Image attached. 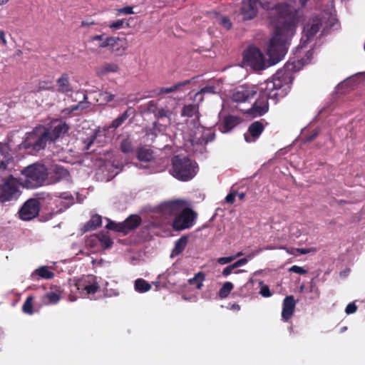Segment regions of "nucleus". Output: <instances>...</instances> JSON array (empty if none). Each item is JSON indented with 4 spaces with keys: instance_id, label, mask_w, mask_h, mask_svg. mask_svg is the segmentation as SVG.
I'll list each match as a JSON object with an SVG mask.
<instances>
[{
    "instance_id": "c85d7f7f",
    "label": "nucleus",
    "mask_w": 365,
    "mask_h": 365,
    "mask_svg": "<svg viewBox=\"0 0 365 365\" xmlns=\"http://www.w3.org/2000/svg\"><path fill=\"white\" fill-rule=\"evenodd\" d=\"M205 279V274L202 272H199L195 274L192 278L188 279L190 285H195L197 289H201L203 286V282Z\"/></svg>"
},
{
    "instance_id": "6e6d98bb",
    "label": "nucleus",
    "mask_w": 365,
    "mask_h": 365,
    "mask_svg": "<svg viewBox=\"0 0 365 365\" xmlns=\"http://www.w3.org/2000/svg\"><path fill=\"white\" fill-rule=\"evenodd\" d=\"M41 202H40L39 199L36 198H31L24 202L23 205H40Z\"/></svg>"
},
{
    "instance_id": "79ce46f5",
    "label": "nucleus",
    "mask_w": 365,
    "mask_h": 365,
    "mask_svg": "<svg viewBox=\"0 0 365 365\" xmlns=\"http://www.w3.org/2000/svg\"><path fill=\"white\" fill-rule=\"evenodd\" d=\"M170 115V111L167 108H161L158 110H157L155 113V118L156 119H160L165 117H169Z\"/></svg>"
},
{
    "instance_id": "f8f14e48",
    "label": "nucleus",
    "mask_w": 365,
    "mask_h": 365,
    "mask_svg": "<svg viewBox=\"0 0 365 365\" xmlns=\"http://www.w3.org/2000/svg\"><path fill=\"white\" fill-rule=\"evenodd\" d=\"M257 91L255 88L248 86H240L232 93V100L236 103H245L256 95Z\"/></svg>"
},
{
    "instance_id": "0eeeda50",
    "label": "nucleus",
    "mask_w": 365,
    "mask_h": 365,
    "mask_svg": "<svg viewBox=\"0 0 365 365\" xmlns=\"http://www.w3.org/2000/svg\"><path fill=\"white\" fill-rule=\"evenodd\" d=\"M172 174L173 175L181 180H189L192 179L196 174V167L195 163L186 158L176 155L172 160Z\"/></svg>"
},
{
    "instance_id": "5fc2aeb1",
    "label": "nucleus",
    "mask_w": 365,
    "mask_h": 365,
    "mask_svg": "<svg viewBox=\"0 0 365 365\" xmlns=\"http://www.w3.org/2000/svg\"><path fill=\"white\" fill-rule=\"evenodd\" d=\"M235 259V257L233 256L222 257H220L217 259V262L220 264H225L232 262Z\"/></svg>"
},
{
    "instance_id": "0e129e2a",
    "label": "nucleus",
    "mask_w": 365,
    "mask_h": 365,
    "mask_svg": "<svg viewBox=\"0 0 365 365\" xmlns=\"http://www.w3.org/2000/svg\"><path fill=\"white\" fill-rule=\"evenodd\" d=\"M93 24H94V22L92 21L86 20V21H83L81 22V26L82 27L88 26L93 25Z\"/></svg>"
},
{
    "instance_id": "2f4dec72",
    "label": "nucleus",
    "mask_w": 365,
    "mask_h": 365,
    "mask_svg": "<svg viewBox=\"0 0 365 365\" xmlns=\"http://www.w3.org/2000/svg\"><path fill=\"white\" fill-rule=\"evenodd\" d=\"M151 287V285L143 279L139 278L135 281V289L140 293L146 292Z\"/></svg>"
},
{
    "instance_id": "6ab92c4d",
    "label": "nucleus",
    "mask_w": 365,
    "mask_h": 365,
    "mask_svg": "<svg viewBox=\"0 0 365 365\" xmlns=\"http://www.w3.org/2000/svg\"><path fill=\"white\" fill-rule=\"evenodd\" d=\"M57 90L60 93H68L72 91V87L70 84L69 77L67 74L61 75L56 81Z\"/></svg>"
},
{
    "instance_id": "e433bc0d",
    "label": "nucleus",
    "mask_w": 365,
    "mask_h": 365,
    "mask_svg": "<svg viewBox=\"0 0 365 365\" xmlns=\"http://www.w3.org/2000/svg\"><path fill=\"white\" fill-rule=\"evenodd\" d=\"M129 110H125L123 112L121 115L118 117L117 118L114 119L112 123H110L109 128L115 129L118 128L120 125H121L128 118Z\"/></svg>"
},
{
    "instance_id": "a19ab883",
    "label": "nucleus",
    "mask_w": 365,
    "mask_h": 365,
    "mask_svg": "<svg viewBox=\"0 0 365 365\" xmlns=\"http://www.w3.org/2000/svg\"><path fill=\"white\" fill-rule=\"evenodd\" d=\"M120 150L125 153H129L133 151L131 142L128 139L123 140L120 143Z\"/></svg>"
},
{
    "instance_id": "5701e85b",
    "label": "nucleus",
    "mask_w": 365,
    "mask_h": 365,
    "mask_svg": "<svg viewBox=\"0 0 365 365\" xmlns=\"http://www.w3.org/2000/svg\"><path fill=\"white\" fill-rule=\"evenodd\" d=\"M76 94L81 96L83 99L80 101L78 104L66 108V111H67V113H71V112H73L79 109L83 110L88 107V103L86 101L88 98L87 95L83 92H77Z\"/></svg>"
},
{
    "instance_id": "338daca9",
    "label": "nucleus",
    "mask_w": 365,
    "mask_h": 365,
    "mask_svg": "<svg viewBox=\"0 0 365 365\" xmlns=\"http://www.w3.org/2000/svg\"><path fill=\"white\" fill-rule=\"evenodd\" d=\"M61 197H62V198L66 199V200L73 198V196L68 193H63Z\"/></svg>"
},
{
    "instance_id": "39448f33",
    "label": "nucleus",
    "mask_w": 365,
    "mask_h": 365,
    "mask_svg": "<svg viewBox=\"0 0 365 365\" xmlns=\"http://www.w3.org/2000/svg\"><path fill=\"white\" fill-rule=\"evenodd\" d=\"M47 176V169L44 165L37 163L29 165L17 178L18 187L19 185L26 188L38 187L43 185Z\"/></svg>"
},
{
    "instance_id": "69168bd1",
    "label": "nucleus",
    "mask_w": 365,
    "mask_h": 365,
    "mask_svg": "<svg viewBox=\"0 0 365 365\" xmlns=\"http://www.w3.org/2000/svg\"><path fill=\"white\" fill-rule=\"evenodd\" d=\"M93 237V236H91L87 241L88 242V245L91 247H93L95 246L96 245H97L98 242H96L95 241L92 240V238Z\"/></svg>"
},
{
    "instance_id": "dca6fc26",
    "label": "nucleus",
    "mask_w": 365,
    "mask_h": 365,
    "mask_svg": "<svg viewBox=\"0 0 365 365\" xmlns=\"http://www.w3.org/2000/svg\"><path fill=\"white\" fill-rule=\"evenodd\" d=\"M297 302L292 295L287 296L283 300L282 317L289 320L294 314Z\"/></svg>"
},
{
    "instance_id": "423d86ee",
    "label": "nucleus",
    "mask_w": 365,
    "mask_h": 365,
    "mask_svg": "<svg viewBox=\"0 0 365 365\" xmlns=\"http://www.w3.org/2000/svg\"><path fill=\"white\" fill-rule=\"evenodd\" d=\"M48 135L47 128L42 125L36 127L32 131L26 133L21 145L24 148L33 151L43 150L47 143H49Z\"/></svg>"
},
{
    "instance_id": "774afa93",
    "label": "nucleus",
    "mask_w": 365,
    "mask_h": 365,
    "mask_svg": "<svg viewBox=\"0 0 365 365\" xmlns=\"http://www.w3.org/2000/svg\"><path fill=\"white\" fill-rule=\"evenodd\" d=\"M297 251L302 255L308 253V251L306 249H298Z\"/></svg>"
},
{
    "instance_id": "de8ad7c7",
    "label": "nucleus",
    "mask_w": 365,
    "mask_h": 365,
    "mask_svg": "<svg viewBox=\"0 0 365 365\" xmlns=\"http://www.w3.org/2000/svg\"><path fill=\"white\" fill-rule=\"evenodd\" d=\"M100 98L106 103H109L115 99V95L111 94L107 91H103L100 93Z\"/></svg>"
},
{
    "instance_id": "4c0bfd02",
    "label": "nucleus",
    "mask_w": 365,
    "mask_h": 365,
    "mask_svg": "<svg viewBox=\"0 0 365 365\" xmlns=\"http://www.w3.org/2000/svg\"><path fill=\"white\" fill-rule=\"evenodd\" d=\"M245 192H238L235 190H231L230 192L226 196L225 201L226 203L232 204L235 202V199L238 198L240 200L245 197Z\"/></svg>"
},
{
    "instance_id": "f03ea898",
    "label": "nucleus",
    "mask_w": 365,
    "mask_h": 365,
    "mask_svg": "<svg viewBox=\"0 0 365 365\" xmlns=\"http://www.w3.org/2000/svg\"><path fill=\"white\" fill-rule=\"evenodd\" d=\"M181 116L192 118L190 122L192 128L189 130H182V135L185 140L190 142L193 145H205L215 139V133L210 131H204L203 128L200 126L199 108L197 105L188 104L182 107Z\"/></svg>"
},
{
    "instance_id": "bb28decb",
    "label": "nucleus",
    "mask_w": 365,
    "mask_h": 365,
    "mask_svg": "<svg viewBox=\"0 0 365 365\" xmlns=\"http://www.w3.org/2000/svg\"><path fill=\"white\" fill-rule=\"evenodd\" d=\"M99 289V285L96 280V277L93 275V279L87 283L86 289L83 290V297L96 293Z\"/></svg>"
},
{
    "instance_id": "7c9ffc66",
    "label": "nucleus",
    "mask_w": 365,
    "mask_h": 365,
    "mask_svg": "<svg viewBox=\"0 0 365 365\" xmlns=\"http://www.w3.org/2000/svg\"><path fill=\"white\" fill-rule=\"evenodd\" d=\"M61 299L59 293L56 292H48L43 296V301L45 304H55Z\"/></svg>"
},
{
    "instance_id": "8fccbe9b",
    "label": "nucleus",
    "mask_w": 365,
    "mask_h": 365,
    "mask_svg": "<svg viewBox=\"0 0 365 365\" xmlns=\"http://www.w3.org/2000/svg\"><path fill=\"white\" fill-rule=\"evenodd\" d=\"M289 272H294V273H297V274H307V270L305 269L304 268L302 267H299L297 265H293L289 269Z\"/></svg>"
},
{
    "instance_id": "6e6552de",
    "label": "nucleus",
    "mask_w": 365,
    "mask_h": 365,
    "mask_svg": "<svg viewBox=\"0 0 365 365\" xmlns=\"http://www.w3.org/2000/svg\"><path fill=\"white\" fill-rule=\"evenodd\" d=\"M197 216V212L190 207H185L173 219L172 227L175 231L189 229L194 225Z\"/></svg>"
},
{
    "instance_id": "9b49d317",
    "label": "nucleus",
    "mask_w": 365,
    "mask_h": 365,
    "mask_svg": "<svg viewBox=\"0 0 365 365\" xmlns=\"http://www.w3.org/2000/svg\"><path fill=\"white\" fill-rule=\"evenodd\" d=\"M93 279V275H84L79 279H74L70 281L71 294L69 299L75 301L78 297H83V290L86 289L87 283Z\"/></svg>"
},
{
    "instance_id": "72a5a7b5",
    "label": "nucleus",
    "mask_w": 365,
    "mask_h": 365,
    "mask_svg": "<svg viewBox=\"0 0 365 365\" xmlns=\"http://www.w3.org/2000/svg\"><path fill=\"white\" fill-rule=\"evenodd\" d=\"M200 201L195 200H186L184 199H175L171 200L166 202H163L160 205H191L192 204L200 203Z\"/></svg>"
},
{
    "instance_id": "e2e57ef3",
    "label": "nucleus",
    "mask_w": 365,
    "mask_h": 365,
    "mask_svg": "<svg viewBox=\"0 0 365 365\" xmlns=\"http://www.w3.org/2000/svg\"><path fill=\"white\" fill-rule=\"evenodd\" d=\"M0 41L4 46H6L7 43L5 38V33L1 30H0Z\"/></svg>"
},
{
    "instance_id": "13d9d810",
    "label": "nucleus",
    "mask_w": 365,
    "mask_h": 365,
    "mask_svg": "<svg viewBox=\"0 0 365 365\" xmlns=\"http://www.w3.org/2000/svg\"><path fill=\"white\" fill-rule=\"evenodd\" d=\"M123 20L119 19L116 21L110 24L109 27L112 29H120L123 25Z\"/></svg>"
},
{
    "instance_id": "f257e3e1",
    "label": "nucleus",
    "mask_w": 365,
    "mask_h": 365,
    "mask_svg": "<svg viewBox=\"0 0 365 365\" xmlns=\"http://www.w3.org/2000/svg\"><path fill=\"white\" fill-rule=\"evenodd\" d=\"M259 6L266 10L274 9L277 14L276 30L267 47L269 66L274 65L287 53L290 39L296 30L297 19L286 4L274 5L268 0H243L240 9L242 20L254 19Z\"/></svg>"
},
{
    "instance_id": "9d476101",
    "label": "nucleus",
    "mask_w": 365,
    "mask_h": 365,
    "mask_svg": "<svg viewBox=\"0 0 365 365\" xmlns=\"http://www.w3.org/2000/svg\"><path fill=\"white\" fill-rule=\"evenodd\" d=\"M98 47H109L112 53L120 56L128 48V42L125 38L108 37L98 45Z\"/></svg>"
},
{
    "instance_id": "a878e982",
    "label": "nucleus",
    "mask_w": 365,
    "mask_h": 365,
    "mask_svg": "<svg viewBox=\"0 0 365 365\" xmlns=\"http://www.w3.org/2000/svg\"><path fill=\"white\" fill-rule=\"evenodd\" d=\"M102 223L101 217L98 215H93L91 220L84 225V231L95 230L100 227Z\"/></svg>"
},
{
    "instance_id": "a18cd8bd",
    "label": "nucleus",
    "mask_w": 365,
    "mask_h": 365,
    "mask_svg": "<svg viewBox=\"0 0 365 365\" xmlns=\"http://www.w3.org/2000/svg\"><path fill=\"white\" fill-rule=\"evenodd\" d=\"M164 128L161 125H160L157 121L153 123V128L150 130V133L147 134H153L156 136L158 133L163 132Z\"/></svg>"
},
{
    "instance_id": "c9c22d12",
    "label": "nucleus",
    "mask_w": 365,
    "mask_h": 365,
    "mask_svg": "<svg viewBox=\"0 0 365 365\" xmlns=\"http://www.w3.org/2000/svg\"><path fill=\"white\" fill-rule=\"evenodd\" d=\"M215 93H217L216 87L214 86L209 85V86H207L202 88L199 92H197L195 94V98H197V96H201L199 99V101L201 102L203 100L204 96H205L207 94L211 95V94H215Z\"/></svg>"
},
{
    "instance_id": "cd10ccee",
    "label": "nucleus",
    "mask_w": 365,
    "mask_h": 365,
    "mask_svg": "<svg viewBox=\"0 0 365 365\" xmlns=\"http://www.w3.org/2000/svg\"><path fill=\"white\" fill-rule=\"evenodd\" d=\"M239 123V119L234 116H227L224 119L222 131L227 133L231 130Z\"/></svg>"
},
{
    "instance_id": "412c9836",
    "label": "nucleus",
    "mask_w": 365,
    "mask_h": 365,
    "mask_svg": "<svg viewBox=\"0 0 365 365\" xmlns=\"http://www.w3.org/2000/svg\"><path fill=\"white\" fill-rule=\"evenodd\" d=\"M119 67L114 63H107L97 69V74L100 76H106L109 73H117Z\"/></svg>"
},
{
    "instance_id": "20e7f679",
    "label": "nucleus",
    "mask_w": 365,
    "mask_h": 365,
    "mask_svg": "<svg viewBox=\"0 0 365 365\" xmlns=\"http://www.w3.org/2000/svg\"><path fill=\"white\" fill-rule=\"evenodd\" d=\"M14 168V160L11 158L0 162V178L2 183L0 185V202L16 199L19 195L17 178L11 173Z\"/></svg>"
},
{
    "instance_id": "2eb2a0df",
    "label": "nucleus",
    "mask_w": 365,
    "mask_h": 365,
    "mask_svg": "<svg viewBox=\"0 0 365 365\" xmlns=\"http://www.w3.org/2000/svg\"><path fill=\"white\" fill-rule=\"evenodd\" d=\"M322 23L319 19H314L312 21L307 23L303 30L304 36L302 40L306 43L319 31Z\"/></svg>"
},
{
    "instance_id": "864d4df0",
    "label": "nucleus",
    "mask_w": 365,
    "mask_h": 365,
    "mask_svg": "<svg viewBox=\"0 0 365 365\" xmlns=\"http://www.w3.org/2000/svg\"><path fill=\"white\" fill-rule=\"evenodd\" d=\"M96 140L95 135H91V137L86 139L83 143L85 144L84 145V150H88L91 146V145L93 143L94 140Z\"/></svg>"
},
{
    "instance_id": "3c124183",
    "label": "nucleus",
    "mask_w": 365,
    "mask_h": 365,
    "mask_svg": "<svg viewBox=\"0 0 365 365\" xmlns=\"http://www.w3.org/2000/svg\"><path fill=\"white\" fill-rule=\"evenodd\" d=\"M121 226V222H119V223H116V222H109L107 225V227L109 229V230H114L115 232H121L122 233V229L120 228V227Z\"/></svg>"
},
{
    "instance_id": "09e8293b",
    "label": "nucleus",
    "mask_w": 365,
    "mask_h": 365,
    "mask_svg": "<svg viewBox=\"0 0 365 365\" xmlns=\"http://www.w3.org/2000/svg\"><path fill=\"white\" fill-rule=\"evenodd\" d=\"M56 174H59L58 180L66 178L69 175V173L66 169L63 167L57 166L56 168Z\"/></svg>"
},
{
    "instance_id": "f3484780",
    "label": "nucleus",
    "mask_w": 365,
    "mask_h": 365,
    "mask_svg": "<svg viewBox=\"0 0 365 365\" xmlns=\"http://www.w3.org/2000/svg\"><path fill=\"white\" fill-rule=\"evenodd\" d=\"M264 130L263 124L259 121H255L250 124L248 133L244 135L245 140L247 143H252L259 138Z\"/></svg>"
},
{
    "instance_id": "f704fd0d",
    "label": "nucleus",
    "mask_w": 365,
    "mask_h": 365,
    "mask_svg": "<svg viewBox=\"0 0 365 365\" xmlns=\"http://www.w3.org/2000/svg\"><path fill=\"white\" fill-rule=\"evenodd\" d=\"M187 237L183 235L180 237L175 242L173 251L176 255L180 254L185 248L187 244Z\"/></svg>"
},
{
    "instance_id": "052dcab7",
    "label": "nucleus",
    "mask_w": 365,
    "mask_h": 365,
    "mask_svg": "<svg viewBox=\"0 0 365 365\" xmlns=\"http://www.w3.org/2000/svg\"><path fill=\"white\" fill-rule=\"evenodd\" d=\"M247 262V259L246 258H242L236 261L233 263V265L235 266V269L237 267H240L244 264H245Z\"/></svg>"
},
{
    "instance_id": "4468645a",
    "label": "nucleus",
    "mask_w": 365,
    "mask_h": 365,
    "mask_svg": "<svg viewBox=\"0 0 365 365\" xmlns=\"http://www.w3.org/2000/svg\"><path fill=\"white\" fill-rule=\"evenodd\" d=\"M142 220L138 215H130L123 222H121L120 228L123 235H128L132 230L136 229L141 223Z\"/></svg>"
},
{
    "instance_id": "a211bd4d",
    "label": "nucleus",
    "mask_w": 365,
    "mask_h": 365,
    "mask_svg": "<svg viewBox=\"0 0 365 365\" xmlns=\"http://www.w3.org/2000/svg\"><path fill=\"white\" fill-rule=\"evenodd\" d=\"M41 207H21L19 215V217L25 221L31 220L38 215Z\"/></svg>"
},
{
    "instance_id": "4be33fe9",
    "label": "nucleus",
    "mask_w": 365,
    "mask_h": 365,
    "mask_svg": "<svg viewBox=\"0 0 365 365\" xmlns=\"http://www.w3.org/2000/svg\"><path fill=\"white\" fill-rule=\"evenodd\" d=\"M294 66L293 63H287L285 66L286 71H279L276 73H278L279 72H282V75H283V77L281 78L282 80V86L276 90V92L284 93L283 91H279L282 87L286 86L287 88H289L288 83L291 82V80H289V73H287V71H292L294 69Z\"/></svg>"
},
{
    "instance_id": "1a4fd4ad",
    "label": "nucleus",
    "mask_w": 365,
    "mask_h": 365,
    "mask_svg": "<svg viewBox=\"0 0 365 365\" xmlns=\"http://www.w3.org/2000/svg\"><path fill=\"white\" fill-rule=\"evenodd\" d=\"M242 63L255 70H263L266 67L264 58L259 48L250 46L244 51Z\"/></svg>"
},
{
    "instance_id": "aec40b11",
    "label": "nucleus",
    "mask_w": 365,
    "mask_h": 365,
    "mask_svg": "<svg viewBox=\"0 0 365 365\" xmlns=\"http://www.w3.org/2000/svg\"><path fill=\"white\" fill-rule=\"evenodd\" d=\"M92 240L99 242L103 249L110 248L113 244L110 236L106 233H99L93 235Z\"/></svg>"
},
{
    "instance_id": "473e14b6",
    "label": "nucleus",
    "mask_w": 365,
    "mask_h": 365,
    "mask_svg": "<svg viewBox=\"0 0 365 365\" xmlns=\"http://www.w3.org/2000/svg\"><path fill=\"white\" fill-rule=\"evenodd\" d=\"M34 299V297L32 295H29L27 297L26 299L25 300V302L23 304L22 309H21L22 312L24 314L31 315L34 313V304H33Z\"/></svg>"
},
{
    "instance_id": "58836bf2",
    "label": "nucleus",
    "mask_w": 365,
    "mask_h": 365,
    "mask_svg": "<svg viewBox=\"0 0 365 365\" xmlns=\"http://www.w3.org/2000/svg\"><path fill=\"white\" fill-rule=\"evenodd\" d=\"M232 289L233 284L230 282H226L219 290V297L221 299L227 297Z\"/></svg>"
},
{
    "instance_id": "393cba45",
    "label": "nucleus",
    "mask_w": 365,
    "mask_h": 365,
    "mask_svg": "<svg viewBox=\"0 0 365 365\" xmlns=\"http://www.w3.org/2000/svg\"><path fill=\"white\" fill-rule=\"evenodd\" d=\"M255 281L250 278L242 287H240L239 292L240 295L243 297H250L254 294Z\"/></svg>"
},
{
    "instance_id": "49530a36",
    "label": "nucleus",
    "mask_w": 365,
    "mask_h": 365,
    "mask_svg": "<svg viewBox=\"0 0 365 365\" xmlns=\"http://www.w3.org/2000/svg\"><path fill=\"white\" fill-rule=\"evenodd\" d=\"M219 24H221L226 29H230L232 27V23L230 19L227 16H222L218 19Z\"/></svg>"
},
{
    "instance_id": "603ef678",
    "label": "nucleus",
    "mask_w": 365,
    "mask_h": 365,
    "mask_svg": "<svg viewBox=\"0 0 365 365\" xmlns=\"http://www.w3.org/2000/svg\"><path fill=\"white\" fill-rule=\"evenodd\" d=\"M357 310V306L355 304L354 302H352V303H349L346 309H345V312L347 314H354L356 312Z\"/></svg>"
},
{
    "instance_id": "c756f323",
    "label": "nucleus",
    "mask_w": 365,
    "mask_h": 365,
    "mask_svg": "<svg viewBox=\"0 0 365 365\" xmlns=\"http://www.w3.org/2000/svg\"><path fill=\"white\" fill-rule=\"evenodd\" d=\"M138 159L143 162H150L153 159V155L151 150L146 148H140L138 150Z\"/></svg>"
},
{
    "instance_id": "37998d69",
    "label": "nucleus",
    "mask_w": 365,
    "mask_h": 365,
    "mask_svg": "<svg viewBox=\"0 0 365 365\" xmlns=\"http://www.w3.org/2000/svg\"><path fill=\"white\" fill-rule=\"evenodd\" d=\"M259 284L261 286L259 294L264 297H270L272 295V293L270 291L269 287L267 285H263L262 281H260Z\"/></svg>"
},
{
    "instance_id": "bf43d9fd",
    "label": "nucleus",
    "mask_w": 365,
    "mask_h": 365,
    "mask_svg": "<svg viewBox=\"0 0 365 365\" xmlns=\"http://www.w3.org/2000/svg\"><path fill=\"white\" fill-rule=\"evenodd\" d=\"M119 11L124 14H135L133 8L132 6H125L119 10Z\"/></svg>"
},
{
    "instance_id": "7ed1b4c3",
    "label": "nucleus",
    "mask_w": 365,
    "mask_h": 365,
    "mask_svg": "<svg viewBox=\"0 0 365 365\" xmlns=\"http://www.w3.org/2000/svg\"><path fill=\"white\" fill-rule=\"evenodd\" d=\"M282 72H279L273 76L272 80L266 81L265 87L262 88L257 99L245 113L253 118L265 114L269 110L268 99L277 98V96H283L284 94L275 91L282 86Z\"/></svg>"
},
{
    "instance_id": "680f3d73",
    "label": "nucleus",
    "mask_w": 365,
    "mask_h": 365,
    "mask_svg": "<svg viewBox=\"0 0 365 365\" xmlns=\"http://www.w3.org/2000/svg\"><path fill=\"white\" fill-rule=\"evenodd\" d=\"M106 38H104V35H96L91 38V41H99L100 43H101Z\"/></svg>"
},
{
    "instance_id": "b1692460",
    "label": "nucleus",
    "mask_w": 365,
    "mask_h": 365,
    "mask_svg": "<svg viewBox=\"0 0 365 365\" xmlns=\"http://www.w3.org/2000/svg\"><path fill=\"white\" fill-rule=\"evenodd\" d=\"M190 80H186L182 82L175 83L170 87H163L156 91V95H162L165 93H173L178 91L180 87L190 83Z\"/></svg>"
},
{
    "instance_id": "c03bdc74",
    "label": "nucleus",
    "mask_w": 365,
    "mask_h": 365,
    "mask_svg": "<svg viewBox=\"0 0 365 365\" xmlns=\"http://www.w3.org/2000/svg\"><path fill=\"white\" fill-rule=\"evenodd\" d=\"M144 108L146 112L155 114L157 111V102L155 101H150L144 106Z\"/></svg>"
},
{
    "instance_id": "ea45409f",
    "label": "nucleus",
    "mask_w": 365,
    "mask_h": 365,
    "mask_svg": "<svg viewBox=\"0 0 365 365\" xmlns=\"http://www.w3.org/2000/svg\"><path fill=\"white\" fill-rule=\"evenodd\" d=\"M36 273L43 279H52L54 277V273L48 269L47 267H41L36 270Z\"/></svg>"
},
{
    "instance_id": "4d7b16f0",
    "label": "nucleus",
    "mask_w": 365,
    "mask_h": 365,
    "mask_svg": "<svg viewBox=\"0 0 365 365\" xmlns=\"http://www.w3.org/2000/svg\"><path fill=\"white\" fill-rule=\"evenodd\" d=\"M235 269V266L233 265V264H232L228 265L226 267H225L222 270V274L224 277H227V276L230 275Z\"/></svg>"
},
{
    "instance_id": "ddd939ff",
    "label": "nucleus",
    "mask_w": 365,
    "mask_h": 365,
    "mask_svg": "<svg viewBox=\"0 0 365 365\" xmlns=\"http://www.w3.org/2000/svg\"><path fill=\"white\" fill-rule=\"evenodd\" d=\"M68 130V126L63 122L53 123L50 128H47L49 143L54 142L56 139L65 134Z\"/></svg>"
}]
</instances>
